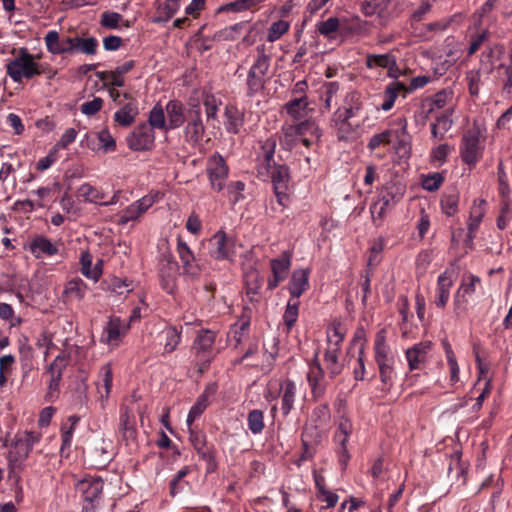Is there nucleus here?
<instances>
[{
	"instance_id": "nucleus-62",
	"label": "nucleus",
	"mask_w": 512,
	"mask_h": 512,
	"mask_svg": "<svg viewBox=\"0 0 512 512\" xmlns=\"http://www.w3.org/2000/svg\"><path fill=\"white\" fill-rule=\"evenodd\" d=\"M512 220V205L505 199L502 201L500 214L497 217L496 224L500 230L509 227Z\"/></svg>"
},
{
	"instance_id": "nucleus-36",
	"label": "nucleus",
	"mask_w": 512,
	"mask_h": 512,
	"mask_svg": "<svg viewBox=\"0 0 512 512\" xmlns=\"http://www.w3.org/2000/svg\"><path fill=\"white\" fill-rule=\"evenodd\" d=\"M177 269L176 262L168 261L166 269L163 268L160 272L161 287L169 294H173L177 287Z\"/></svg>"
},
{
	"instance_id": "nucleus-42",
	"label": "nucleus",
	"mask_w": 512,
	"mask_h": 512,
	"mask_svg": "<svg viewBox=\"0 0 512 512\" xmlns=\"http://www.w3.org/2000/svg\"><path fill=\"white\" fill-rule=\"evenodd\" d=\"M247 27V22L242 21L214 33L212 40L217 42L234 41L238 39L244 29Z\"/></svg>"
},
{
	"instance_id": "nucleus-37",
	"label": "nucleus",
	"mask_w": 512,
	"mask_h": 512,
	"mask_svg": "<svg viewBox=\"0 0 512 512\" xmlns=\"http://www.w3.org/2000/svg\"><path fill=\"white\" fill-rule=\"evenodd\" d=\"M138 115V107L136 101L126 103L122 108L114 114V120L123 127H128L135 122Z\"/></svg>"
},
{
	"instance_id": "nucleus-12",
	"label": "nucleus",
	"mask_w": 512,
	"mask_h": 512,
	"mask_svg": "<svg viewBox=\"0 0 512 512\" xmlns=\"http://www.w3.org/2000/svg\"><path fill=\"white\" fill-rule=\"evenodd\" d=\"M504 54L505 48L503 45L495 44L486 48L481 53L478 69L487 75L490 74L496 67L503 68L505 70L506 65L500 62Z\"/></svg>"
},
{
	"instance_id": "nucleus-64",
	"label": "nucleus",
	"mask_w": 512,
	"mask_h": 512,
	"mask_svg": "<svg viewBox=\"0 0 512 512\" xmlns=\"http://www.w3.org/2000/svg\"><path fill=\"white\" fill-rule=\"evenodd\" d=\"M45 44L47 50L52 54H63L62 41L59 40V34L57 31H49L45 37Z\"/></svg>"
},
{
	"instance_id": "nucleus-55",
	"label": "nucleus",
	"mask_w": 512,
	"mask_h": 512,
	"mask_svg": "<svg viewBox=\"0 0 512 512\" xmlns=\"http://www.w3.org/2000/svg\"><path fill=\"white\" fill-rule=\"evenodd\" d=\"M247 425L253 434L261 433L265 426L263 412L258 409L251 410L247 416Z\"/></svg>"
},
{
	"instance_id": "nucleus-3",
	"label": "nucleus",
	"mask_w": 512,
	"mask_h": 512,
	"mask_svg": "<svg viewBox=\"0 0 512 512\" xmlns=\"http://www.w3.org/2000/svg\"><path fill=\"white\" fill-rule=\"evenodd\" d=\"M483 148L480 130L478 128L467 130L462 137L460 147L463 162L469 166H475L482 157Z\"/></svg>"
},
{
	"instance_id": "nucleus-2",
	"label": "nucleus",
	"mask_w": 512,
	"mask_h": 512,
	"mask_svg": "<svg viewBox=\"0 0 512 512\" xmlns=\"http://www.w3.org/2000/svg\"><path fill=\"white\" fill-rule=\"evenodd\" d=\"M15 58L6 64V73L14 81L20 82L23 78L31 79L42 73L40 65L34 61V56L26 47L13 49Z\"/></svg>"
},
{
	"instance_id": "nucleus-52",
	"label": "nucleus",
	"mask_w": 512,
	"mask_h": 512,
	"mask_svg": "<svg viewBox=\"0 0 512 512\" xmlns=\"http://www.w3.org/2000/svg\"><path fill=\"white\" fill-rule=\"evenodd\" d=\"M476 33L471 35L470 44L468 47V55H473L478 51L481 45L488 39L489 30L488 26L475 27Z\"/></svg>"
},
{
	"instance_id": "nucleus-26",
	"label": "nucleus",
	"mask_w": 512,
	"mask_h": 512,
	"mask_svg": "<svg viewBox=\"0 0 512 512\" xmlns=\"http://www.w3.org/2000/svg\"><path fill=\"white\" fill-rule=\"evenodd\" d=\"M453 285V279L448 270L439 275L437 280V296L435 304L439 308H444L450 297V288Z\"/></svg>"
},
{
	"instance_id": "nucleus-31",
	"label": "nucleus",
	"mask_w": 512,
	"mask_h": 512,
	"mask_svg": "<svg viewBox=\"0 0 512 512\" xmlns=\"http://www.w3.org/2000/svg\"><path fill=\"white\" fill-rule=\"evenodd\" d=\"M177 252L180 260L182 261L183 270L186 274H197V265L195 264V257L189 246L182 239H178Z\"/></svg>"
},
{
	"instance_id": "nucleus-63",
	"label": "nucleus",
	"mask_w": 512,
	"mask_h": 512,
	"mask_svg": "<svg viewBox=\"0 0 512 512\" xmlns=\"http://www.w3.org/2000/svg\"><path fill=\"white\" fill-rule=\"evenodd\" d=\"M393 141V130H385L379 134L373 135L368 142V149L373 151L376 148L392 143Z\"/></svg>"
},
{
	"instance_id": "nucleus-57",
	"label": "nucleus",
	"mask_w": 512,
	"mask_h": 512,
	"mask_svg": "<svg viewBox=\"0 0 512 512\" xmlns=\"http://www.w3.org/2000/svg\"><path fill=\"white\" fill-rule=\"evenodd\" d=\"M452 98V92L443 89L437 92L433 97L425 98L423 101L430 104L429 108H432L434 112L436 109H442L446 106L449 100Z\"/></svg>"
},
{
	"instance_id": "nucleus-49",
	"label": "nucleus",
	"mask_w": 512,
	"mask_h": 512,
	"mask_svg": "<svg viewBox=\"0 0 512 512\" xmlns=\"http://www.w3.org/2000/svg\"><path fill=\"white\" fill-rule=\"evenodd\" d=\"M392 204L388 203L387 200H382L381 198L372 203L370 206V212L372 216L373 223L376 226L382 225L388 211L390 210Z\"/></svg>"
},
{
	"instance_id": "nucleus-58",
	"label": "nucleus",
	"mask_w": 512,
	"mask_h": 512,
	"mask_svg": "<svg viewBox=\"0 0 512 512\" xmlns=\"http://www.w3.org/2000/svg\"><path fill=\"white\" fill-rule=\"evenodd\" d=\"M190 441L195 450L203 459H211L210 451L206 447L205 436L202 433L190 431Z\"/></svg>"
},
{
	"instance_id": "nucleus-41",
	"label": "nucleus",
	"mask_w": 512,
	"mask_h": 512,
	"mask_svg": "<svg viewBox=\"0 0 512 512\" xmlns=\"http://www.w3.org/2000/svg\"><path fill=\"white\" fill-rule=\"evenodd\" d=\"M404 193L405 186L402 183L390 181L384 185L380 198L382 200H387L388 203L394 205L402 199Z\"/></svg>"
},
{
	"instance_id": "nucleus-5",
	"label": "nucleus",
	"mask_w": 512,
	"mask_h": 512,
	"mask_svg": "<svg viewBox=\"0 0 512 512\" xmlns=\"http://www.w3.org/2000/svg\"><path fill=\"white\" fill-rule=\"evenodd\" d=\"M306 379L310 387L313 400L318 401L323 398L327 390L328 382L325 377V371L319 360L318 351L314 353V357L309 363Z\"/></svg>"
},
{
	"instance_id": "nucleus-23",
	"label": "nucleus",
	"mask_w": 512,
	"mask_h": 512,
	"mask_svg": "<svg viewBox=\"0 0 512 512\" xmlns=\"http://www.w3.org/2000/svg\"><path fill=\"white\" fill-rule=\"evenodd\" d=\"M309 288V270L298 269L292 273L289 282V292L294 299H298Z\"/></svg>"
},
{
	"instance_id": "nucleus-40",
	"label": "nucleus",
	"mask_w": 512,
	"mask_h": 512,
	"mask_svg": "<svg viewBox=\"0 0 512 512\" xmlns=\"http://www.w3.org/2000/svg\"><path fill=\"white\" fill-rule=\"evenodd\" d=\"M400 92H407L405 84L400 81L391 82L384 91V101L381 104V109L383 111H389L393 107Z\"/></svg>"
},
{
	"instance_id": "nucleus-21",
	"label": "nucleus",
	"mask_w": 512,
	"mask_h": 512,
	"mask_svg": "<svg viewBox=\"0 0 512 512\" xmlns=\"http://www.w3.org/2000/svg\"><path fill=\"white\" fill-rule=\"evenodd\" d=\"M216 384L208 385L202 394L199 395L195 404L191 407L187 416V425L190 427L197 417H199L209 404V397L216 393Z\"/></svg>"
},
{
	"instance_id": "nucleus-4",
	"label": "nucleus",
	"mask_w": 512,
	"mask_h": 512,
	"mask_svg": "<svg viewBox=\"0 0 512 512\" xmlns=\"http://www.w3.org/2000/svg\"><path fill=\"white\" fill-rule=\"evenodd\" d=\"M216 335L208 329H201L192 345V352L195 357L201 362L199 371L203 373L208 369L211 360L213 359V346L215 343Z\"/></svg>"
},
{
	"instance_id": "nucleus-51",
	"label": "nucleus",
	"mask_w": 512,
	"mask_h": 512,
	"mask_svg": "<svg viewBox=\"0 0 512 512\" xmlns=\"http://www.w3.org/2000/svg\"><path fill=\"white\" fill-rule=\"evenodd\" d=\"M367 66L370 68L374 66L388 68L389 75H392V67H396V60L389 54L369 55L367 57Z\"/></svg>"
},
{
	"instance_id": "nucleus-39",
	"label": "nucleus",
	"mask_w": 512,
	"mask_h": 512,
	"mask_svg": "<svg viewBox=\"0 0 512 512\" xmlns=\"http://www.w3.org/2000/svg\"><path fill=\"white\" fill-rule=\"evenodd\" d=\"M128 326H124L119 317H111L104 328L105 343H115L119 340L122 333H125Z\"/></svg>"
},
{
	"instance_id": "nucleus-50",
	"label": "nucleus",
	"mask_w": 512,
	"mask_h": 512,
	"mask_svg": "<svg viewBox=\"0 0 512 512\" xmlns=\"http://www.w3.org/2000/svg\"><path fill=\"white\" fill-rule=\"evenodd\" d=\"M459 193L452 191L446 193L441 198V208L444 214L447 216H453L458 211Z\"/></svg>"
},
{
	"instance_id": "nucleus-10",
	"label": "nucleus",
	"mask_w": 512,
	"mask_h": 512,
	"mask_svg": "<svg viewBox=\"0 0 512 512\" xmlns=\"http://www.w3.org/2000/svg\"><path fill=\"white\" fill-rule=\"evenodd\" d=\"M269 66L252 64L246 78V96L253 97L263 91L269 80Z\"/></svg>"
},
{
	"instance_id": "nucleus-43",
	"label": "nucleus",
	"mask_w": 512,
	"mask_h": 512,
	"mask_svg": "<svg viewBox=\"0 0 512 512\" xmlns=\"http://www.w3.org/2000/svg\"><path fill=\"white\" fill-rule=\"evenodd\" d=\"M480 281L481 280L478 276L470 275L468 277V282H462L454 299V305L456 309H458L462 304L467 302L465 295L473 294L475 292L476 285L479 284Z\"/></svg>"
},
{
	"instance_id": "nucleus-60",
	"label": "nucleus",
	"mask_w": 512,
	"mask_h": 512,
	"mask_svg": "<svg viewBox=\"0 0 512 512\" xmlns=\"http://www.w3.org/2000/svg\"><path fill=\"white\" fill-rule=\"evenodd\" d=\"M289 27V22L285 20H278L273 22L268 29L267 40L271 43L277 41L288 32Z\"/></svg>"
},
{
	"instance_id": "nucleus-1",
	"label": "nucleus",
	"mask_w": 512,
	"mask_h": 512,
	"mask_svg": "<svg viewBox=\"0 0 512 512\" xmlns=\"http://www.w3.org/2000/svg\"><path fill=\"white\" fill-rule=\"evenodd\" d=\"M276 140L267 138L261 145L259 155L258 173L269 175L273 184L277 203L285 208L290 202L291 176L289 167L285 164H277L274 161Z\"/></svg>"
},
{
	"instance_id": "nucleus-14",
	"label": "nucleus",
	"mask_w": 512,
	"mask_h": 512,
	"mask_svg": "<svg viewBox=\"0 0 512 512\" xmlns=\"http://www.w3.org/2000/svg\"><path fill=\"white\" fill-rule=\"evenodd\" d=\"M297 395L296 383L287 378L280 382L278 397L280 399V410L284 417L293 410Z\"/></svg>"
},
{
	"instance_id": "nucleus-54",
	"label": "nucleus",
	"mask_w": 512,
	"mask_h": 512,
	"mask_svg": "<svg viewBox=\"0 0 512 512\" xmlns=\"http://www.w3.org/2000/svg\"><path fill=\"white\" fill-rule=\"evenodd\" d=\"M291 261L287 253H283L279 258L271 260L272 273L278 278H286Z\"/></svg>"
},
{
	"instance_id": "nucleus-32",
	"label": "nucleus",
	"mask_w": 512,
	"mask_h": 512,
	"mask_svg": "<svg viewBox=\"0 0 512 512\" xmlns=\"http://www.w3.org/2000/svg\"><path fill=\"white\" fill-rule=\"evenodd\" d=\"M346 335V328L338 321L334 320L327 329V347L329 349L341 350V344Z\"/></svg>"
},
{
	"instance_id": "nucleus-34",
	"label": "nucleus",
	"mask_w": 512,
	"mask_h": 512,
	"mask_svg": "<svg viewBox=\"0 0 512 512\" xmlns=\"http://www.w3.org/2000/svg\"><path fill=\"white\" fill-rule=\"evenodd\" d=\"M92 259V255L88 251L81 253V273L96 282L102 275V260H98L95 266L92 267Z\"/></svg>"
},
{
	"instance_id": "nucleus-46",
	"label": "nucleus",
	"mask_w": 512,
	"mask_h": 512,
	"mask_svg": "<svg viewBox=\"0 0 512 512\" xmlns=\"http://www.w3.org/2000/svg\"><path fill=\"white\" fill-rule=\"evenodd\" d=\"M30 452L31 450L28 448L27 444L18 438L8 451L9 463L13 466H17L28 457Z\"/></svg>"
},
{
	"instance_id": "nucleus-18",
	"label": "nucleus",
	"mask_w": 512,
	"mask_h": 512,
	"mask_svg": "<svg viewBox=\"0 0 512 512\" xmlns=\"http://www.w3.org/2000/svg\"><path fill=\"white\" fill-rule=\"evenodd\" d=\"M119 432L126 442L134 441L137 436L135 415L133 410L125 405L120 409Z\"/></svg>"
},
{
	"instance_id": "nucleus-6",
	"label": "nucleus",
	"mask_w": 512,
	"mask_h": 512,
	"mask_svg": "<svg viewBox=\"0 0 512 512\" xmlns=\"http://www.w3.org/2000/svg\"><path fill=\"white\" fill-rule=\"evenodd\" d=\"M209 256L217 261H232L234 251V240L229 238L222 230L217 231L208 239Z\"/></svg>"
},
{
	"instance_id": "nucleus-29",
	"label": "nucleus",
	"mask_w": 512,
	"mask_h": 512,
	"mask_svg": "<svg viewBox=\"0 0 512 512\" xmlns=\"http://www.w3.org/2000/svg\"><path fill=\"white\" fill-rule=\"evenodd\" d=\"M79 195L87 202L100 204V205H112L117 202V196L114 195L111 200L104 201V194L90 185L89 183L82 184L78 189Z\"/></svg>"
},
{
	"instance_id": "nucleus-61",
	"label": "nucleus",
	"mask_w": 512,
	"mask_h": 512,
	"mask_svg": "<svg viewBox=\"0 0 512 512\" xmlns=\"http://www.w3.org/2000/svg\"><path fill=\"white\" fill-rule=\"evenodd\" d=\"M352 433V423L346 418H342L339 422L337 432L335 433V441L339 445L347 444Z\"/></svg>"
},
{
	"instance_id": "nucleus-35",
	"label": "nucleus",
	"mask_w": 512,
	"mask_h": 512,
	"mask_svg": "<svg viewBox=\"0 0 512 512\" xmlns=\"http://www.w3.org/2000/svg\"><path fill=\"white\" fill-rule=\"evenodd\" d=\"M498 0H487L473 15L475 27L488 26V24L495 21L492 11L497 4Z\"/></svg>"
},
{
	"instance_id": "nucleus-25",
	"label": "nucleus",
	"mask_w": 512,
	"mask_h": 512,
	"mask_svg": "<svg viewBox=\"0 0 512 512\" xmlns=\"http://www.w3.org/2000/svg\"><path fill=\"white\" fill-rule=\"evenodd\" d=\"M29 250L36 258H40L42 255L54 256L59 251L57 245L45 236H36L31 241Z\"/></svg>"
},
{
	"instance_id": "nucleus-30",
	"label": "nucleus",
	"mask_w": 512,
	"mask_h": 512,
	"mask_svg": "<svg viewBox=\"0 0 512 512\" xmlns=\"http://www.w3.org/2000/svg\"><path fill=\"white\" fill-rule=\"evenodd\" d=\"M308 106V98L294 97L283 105V110L293 120H302L307 116Z\"/></svg>"
},
{
	"instance_id": "nucleus-47",
	"label": "nucleus",
	"mask_w": 512,
	"mask_h": 512,
	"mask_svg": "<svg viewBox=\"0 0 512 512\" xmlns=\"http://www.w3.org/2000/svg\"><path fill=\"white\" fill-rule=\"evenodd\" d=\"M340 85L337 81L324 82L320 88V98L324 108L329 111L332 107L333 98L338 94Z\"/></svg>"
},
{
	"instance_id": "nucleus-24",
	"label": "nucleus",
	"mask_w": 512,
	"mask_h": 512,
	"mask_svg": "<svg viewBox=\"0 0 512 512\" xmlns=\"http://www.w3.org/2000/svg\"><path fill=\"white\" fill-rule=\"evenodd\" d=\"M362 109L363 102L360 94L357 92H350L345 96L343 106L339 107L335 112H340L342 115L356 120Z\"/></svg>"
},
{
	"instance_id": "nucleus-45",
	"label": "nucleus",
	"mask_w": 512,
	"mask_h": 512,
	"mask_svg": "<svg viewBox=\"0 0 512 512\" xmlns=\"http://www.w3.org/2000/svg\"><path fill=\"white\" fill-rule=\"evenodd\" d=\"M342 27V22L337 17H330L325 21L317 23L316 25L318 33L328 40H334L336 38V32Z\"/></svg>"
},
{
	"instance_id": "nucleus-53",
	"label": "nucleus",
	"mask_w": 512,
	"mask_h": 512,
	"mask_svg": "<svg viewBox=\"0 0 512 512\" xmlns=\"http://www.w3.org/2000/svg\"><path fill=\"white\" fill-rule=\"evenodd\" d=\"M244 282L248 295L257 294L262 285V279L256 269H250L244 273Z\"/></svg>"
},
{
	"instance_id": "nucleus-44",
	"label": "nucleus",
	"mask_w": 512,
	"mask_h": 512,
	"mask_svg": "<svg viewBox=\"0 0 512 512\" xmlns=\"http://www.w3.org/2000/svg\"><path fill=\"white\" fill-rule=\"evenodd\" d=\"M86 290L87 285L85 282L81 278L76 277L66 283L63 294L69 300L81 301L86 294Z\"/></svg>"
},
{
	"instance_id": "nucleus-22",
	"label": "nucleus",
	"mask_w": 512,
	"mask_h": 512,
	"mask_svg": "<svg viewBox=\"0 0 512 512\" xmlns=\"http://www.w3.org/2000/svg\"><path fill=\"white\" fill-rule=\"evenodd\" d=\"M487 202L484 199L474 200L469 213L467 223L468 237L470 240L474 238V234L479 228L480 223L486 212Z\"/></svg>"
},
{
	"instance_id": "nucleus-19",
	"label": "nucleus",
	"mask_w": 512,
	"mask_h": 512,
	"mask_svg": "<svg viewBox=\"0 0 512 512\" xmlns=\"http://www.w3.org/2000/svg\"><path fill=\"white\" fill-rule=\"evenodd\" d=\"M374 358L377 365L395 364V357L391 353V349L386 342V331L380 330L376 334L374 343Z\"/></svg>"
},
{
	"instance_id": "nucleus-56",
	"label": "nucleus",
	"mask_w": 512,
	"mask_h": 512,
	"mask_svg": "<svg viewBox=\"0 0 512 512\" xmlns=\"http://www.w3.org/2000/svg\"><path fill=\"white\" fill-rule=\"evenodd\" d=\"M300 302L297 299H290L287 303L283 321L288 329H291L298 319Z\"/></svg>"
},
{
	"instance_id": "nucleus-38",
	"label": "nucleus",
	"mask_w": 512,
	"mask_h": 512,
	"mask_svg": "<svg viewBox=\"0 0 512 512\" xmlns=\"http://www.w3.org/2000/svg\"><path fill=\"white\" fill-rule=\"evenodd\" d=\"M341 350L326 348L324 352V362L328 376L334 379L343 371V365L339 362V355Z\"/></svg>"
},
{
	"instance_id": "nucleus-20",
	"label": "nucleus",
	"mask_w": 512,
	"mask_h": 512,
	"mask_svg": "<svg viewBox=\"0 0 512 512\" xmlns=\"http://www.w3.org/2000/svg\"><path fill=\"white\" fill-rule=\"evenodd\" d=\"M165 111L167 114V130L179 128L185 123L187 110L184 109L180 101H169L166 104Z\"/></svg>"
},
{
	"instance_id": "nucleus-9",
	"label": "nucleus",
	"mask_w": 512,
	"mask_h": 512,
	"mask_svg": "<svg viewBox=\"0 0 512 512\" xmlns=\"http://www.w3.org/2000/svg\"><path fill=\"white\" fill-rule=\"evenodd\" d=\"M228 166L224 158L219 155H213L207 164V174L210 180L211 187L216 191H221L228 178Z\"/></svg>"
},
{
	"instance_id": "nucleus-28",
	"label": "nucleus",
	"mask_w": 512,
	"mask_h": 512,
	"mask_svg": "<svg viewBox=\"0 0 512 512\" xmlns=\"http://www.w3.org/2000/svg\"><path fill=\"white\" fill-rule=\"evenodd\" d=\"M300 122L294 125H290L289 127H283L282 131L286 138L293 136H303L307 132L315 135L316 137H320L321 133L313 120H299Z\"/></svg>"
},
{
	"instance_id": "nucleus-33",
	"label": "nucleus",
	"mask_w": 512,
	"mask_h": 512,
	"mask_svg": "<svg viewBox=\"0 0 512 512\" xmlns=\"http://www.w3.org/2000/svg\"><path fill=\"white\" fill-rule=\"evenodd\" d=\"M103 481L101 479L83 480L79 483V489L86 502L93 503L97 500L103 490Z\"/></svg>"
},
{
	"instance_id": "nucleus-15",
	"label": "nucleus",
	"mask_w": 512,
	"mask_h": 512,
	"mask_svg": "<svg viewBox=\"0 0 512 512\" xmlns=\"http://www.w3.org/2000/svg\"><path fill=\"white\" fill-rule=\"evenodd\" d=\"M399 129L393 130V147L395 153L400 158H406L411 153V135L407 131V120L401 118L398 120Z\"/></svg>"
},
{
	"instance_id": "nucleus-17",
	"label": "nucleus",
	"mask_w": 512,
	"mask_h": 512,
	"mask_svg": "<svg viewBox=\"0 0 512 512\" xmlns=\"http://www.w3.org/2000/svg\"><path fill=\"white\" fill-rule=\"evenodd\" d=\"M155 199L153 196L145 195L141 199L130 204L121 214L119 224L125 225L130 221L137 220L142 216L152 205Z\"/></svg>"
},
{
	"instance_id": "nucleus-59",
	"label": "nucleus",
	"mask_w": 512,
	"mask_h": 512,
	"mask_svg": "<svg viewBox=\"0 0 512 512\" xmlns=\"http://www.w3.org/2000/svg\"><path fill=\"white\" fill-rule=\"evenodd\" d=\"M165 338L164 352L172 353L176 350L181 341V332L176 327H168L165 330Z\"/></svg>"
},
{
	"instance_id": "nucleus-11",
	"label": "nucleus",
	"mask_w": 512,
	"mask_h": 512,
	"mask_svg": "<svg viewBox=\"0 0 512 512\" xmlns=\"http://www.w3.org/2000/svg\"><path fill=\"white\" fill-rule=\"evenodd\" d=\"M360 126L361 122L353 118H348L340 112H334L331 118V127L340 141H347L354 138Z\"/></svg>"
},
{
	"instance_id": "nucleus-7",
	"label": "nucleus",
	"mask_w": 512,
	"mask_h": 512,
	"mask_svg": "<svg viewBox=\"0 0 512 512\" xmlns=\"http://www.w3.org/2000/svg\"><path fill=\"white\" fill-rule=\"evenodd\" d=\"M201 107L199 104L192 105L187 109L186 126L184 137L186 142L196 145L200 143L204 136L205 127L201 117Z\"/></svg>"
},
{
	"instance_id": "nucleus-13",
	"label": "nucleus",
	"mask_w": 512,
	"mask_h": 512,
	"mask_svg": "<svg viewBox=\"0 0 512 512\" xmlns=\"http://www.w3.org/2000/svg\"><path fill=\"white\" fill-rule=\"evenodd\" d=\"M251 321V310L249 307H244L241 315L239 316L236 323H234L228 332L227 338L230 343H234V347L237 348L244 339L247 338L249 333Z\"/></svg>"
},
{
	"instance_id": "nucleus-16",
	"label": "nucleus",
	"mask_w": 512,
	"mask_h": 512,
	"mask_svg": "<svg viewBox=\"0 0 512 512\" xmlns=\"http://www.w3.org/2000/svg\"><path fill=\"white\" fill-rule=\"evenodd\" d=\"M432 342L422 341L414 344L408 348L405 352V356L408 362L409 369L411 371L421 369L428 358V354L431 351Z\"/></svg>"
},
{
	"instance_id": "nucleus-8",
	"label": "nucleus",
	"mask_w": 512,
	"mask_h": 512,
	"mask_svg": "<svg viewBox=\"0 0 512 512\" xmlns=\"http://www.w3.org/2000/svg\"><path fill=\"white\" fill-rule=\"evenodd\" d=\"M155 142V132L147 123L136 126L127 136V145L133 151L151 150Z\"/></svg>"
},
{
	"instance_id": "nucleus-48",
	"label": "nucleus",
	"mask_w": 512,
	"mask_h": 512,
	"mask_svg": "<svg viewBox=\"0 0 512 512\" xmlns=\"http://www.w3.org/2000/svg\"><path fill=\"white\" fill-rule=\"evenodd\" d=\"M148 126L154 129L167 130V122L163 107L158 103L149 112Z\"/></svg>"
},
{
	"instance_id": "nucleus-27",
	"label": "nucleus",
	"mask_w": 512,
	"mask_h": 512,
	"mask_svg": "<svg viewBox=\"0 0 512 512\" xmlns=\"http://www.w3.org/2000/svg\"><path fill=\"white\" fill-rule=\"evenodd\" d=\"M225 128L232 134L239 133L244 124V112L233 105H227L224 111Z\"/></svg>"
}]
</instances>
